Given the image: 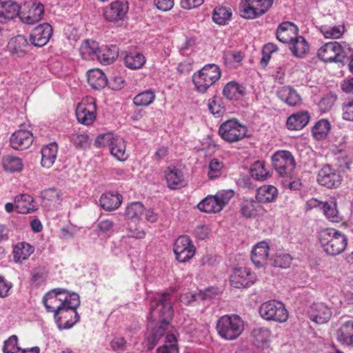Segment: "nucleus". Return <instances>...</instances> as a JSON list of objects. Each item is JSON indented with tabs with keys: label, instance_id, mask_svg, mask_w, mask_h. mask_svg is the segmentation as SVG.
<instances>
[{
	"label": "nucleus",
	"instance_id": "10",
	"mask_svg": "<svg viewBox=\"0 0 353 353\" xmlns=\"http://www.w3.org/2000/svg\"><path fill=\"white\" fill-rule=\"evenodd\" d=\"M274 0H242L240 12L245 19H253L264 14L272 6Z\"/></svg>",
	"mask_w": 353,
	"mask_h": 353
},
{
	"label": "nucleus",
	"instance_id": "23",
	"mask_svg": "<svg viewBox=\"0 0 353 353\" xmlns=\"http://www.w3.org/2000/svg\"><path fill=\"white\" fill-rule=\"evenodd\" d=\"M10 141V145L14 149L24 150L29 148L32 143V134L29 130H19L12 134Z\"/></svg>",
	"mask_w": 353,
	"mask_h": 353
},
{
	"label": "nucleus",
	"instance_id": "64",
	"mask_svg": "<svg viewBox=\"0 0 353 353\" xmlns=\"http://www.w3.org/2000/svg\"><path fill=\"white\" fill-rule=\"evenodd\" d=\"M126 341L123 337H114L111 341V347L112 349L118 352L124 351Z\"/></svg>",
	"mask_w": 353,
	"mask_h": 353
},
{
	"label": "nucleus",
	"instance_id": "2",
	"mask_svg": "<svg viewBox=\"0 0 353 353\" xmlns=\"http://www.w3.org/2000/svg\"><path fill=\"white\" fill-rule=\"evenodd\" d=\"M43 303L48 312H53L54 315L61 314L63 307L70 304V307H78L80 305L79 296L77 293L68 292L63 288H56L50 290L43 298Z\"/></svg>",
	"mask_w": 353,
	"mask_h": 353
},
{
	"label": "nucleus",
	"instance_id": "6",
	"mask_svg": "<svg viewBox=\"0 0 353 353\" xmlns=\"http://www.w3.org/2000/svg\"><path fill=\"white\" fill-rule=\"evenodd\" d=\"M126 141L120 136L108 132L98 135L95 145L98 148L108 146L110 152L117 160L125 161L130 157L126 149Z\"/></svg>",
	"mask_w": 353,
	"mask_h": 353
},
{
	"label": "nucleus",
	"instance_id": "32",
	"mask_svg": "<svg viewBox=\"0 0 353 353\" xmlns=\"http://www.w3.org/2000/svg\"><path fill=\"white\" fill-rule=\"evenodd\" d=\"M88 84L95 90H100L108 85V79L103 72L99 69H91L87 72Z\"/></svg>",
	"mask_w": 353,
	"mask_h": 353
},
{
	"label": "nucleus",
	"instance_id": "18",
	"mask_svg": "<svg viewBox=\"0 0 353 353\" xmlns=\"http://www.w3.org/2000/svg\"><path fill=\"white\" fill-rule=\"evenodd\" d=\"M52 34L51 26L47 23L40 24L31 32L30 41L37 47H42L47 44Z\"/></svg>",
	"mask_w": 353,
	"mask_h": 353
},
{
	"label": "nucleus",
	"instance_id": "8",
	"mask_svg": "<svg viewBox=\"0 0 353 353\" xmlns=\"http://www.w3.org/2000/svg\"><path fill=\"white\" fill-rule=\"evenodd\" d=\"M219 134L222 139L230 143L240 141L250 136L248 127L236 119H231L221 123Z\"/></svg>",
	"mask_w": 353,
	"mask_h": 353
},
{
	"label": "nucleus",
	"instance_id": "35",
	"mask_svg": "<svg viewBox=\"0 0 353 353\" xmlns=\"http://www.w3.org/2000/svg\"><path fill=\"white\" fill-rule=\"evenodd\" d=\"M99 48L97 42L86 39L82 43L79 52L83 59L96 60Z\"/></svg>",
	"mask_w": 353,
	"mask_h": 353
},
{
	"label": "nucleus",
	"instance_id": "58",
	"mask_svg": "<svg viewBox=\"0 0 353 353\" xmlns=\"http://www.w3.org/2000/svg\"><path fill=\"white\" fill-rule=\"evenodd\" d=\"M126 231L130 238L142 239L145 236V232L137 225V222L128 221Z\"/></svg>",
	"mask_w": 353,
	"mask_h": 353
},
{
	"label": "nucleus",
	"instance_id": "25",
	"mask_svg": "<svg viewBox=\"0 0 353 353\" xmlns=\"http://www.w3.org/2000/svg\"><path fill=\"white\" fill-rule=\"evenodd\" d=\"M336 338L342 345L353 346V321L343 322L336 330Z\"/></svg>",
	"mask_w": 353,
	"mask_h": 353
},
{
	"label": "nucleus",
	"instance_id": "61",
	"mask_svg": "<svg viewBox=\"0 0 353 353\" xmlns=\"http://www.w3.org/2000/svg\"><path fill=\"white\" fill-rule=\"evenodd\" d=\"M278 48L276 45L269 43L266 45H265L263 48L262 50V58H261V63L266 65L269 60L270 59L271 54L276 51H277Z\"/></svg>",
	"mask_w": 353,
	"mask_h": 353
},
{
	"label": "nucleus",
	"instance_id": "28",
	"mask_svg": "<svg viewBox=\"0 0 353 353\" xmlns=\"http://www.w3.org/2000/svg\"><path fill=\"white\" fill-rule=\"evenodd\" d=\"M20 6L12 1H6L2 3L0 9V23H6L17 16L20 17Z\"/></svg>",
	"mask_w": 353,
	"mask_h": 353
},
{
	"label": "nucleus",
	"instance_id": "26",
	"mask_svg": "<svg viewBox=\"0 0 353 353\" xmlns=\"http://www.w3.org/2000/svg\"><path fill=\"white\" fill-rule=\"evenodd\" d=\"M28 46V40L24 36L17 35L9 41L7 47L12 55L21 57L26 54Z\"/></svg>",
	"mask_w": 353,
	"mask_h": 353
},
{
	"label": "nucleus",
	"instance_id": "19",
	"mask_svg": "<svg viewBox=\"0 0 353 353\" xmlns=\"http://www.w3.org/2000/svg\"><path fill=\"white\" fill-rule=\"evenodd\" d=\"M307 315L311 321L318 324H323L330 320L332 312L324 303L317 302L310 307Z\"/></svg>",
	"mask_w": 353,
	"mask_h": 353
},
{
	"label": "nucleus",
	"instance_id": "63",
	"mask_svg": "<svg viewBox=\"0 0 353 353\" xmlns=\"http://www.w3.org/2000/svg\"><path fill=\"white\" fill-rule=\"evenodd\" d=\"M79 228L72 225L61 228L60 236L63 239L73 238L78 232Z\"/></svg>",
	"mask_w": 353,
	"mask_h": 353
},
{
	"label": "nucleus",
	"instance_id": "16",
	"mask_svg": "<svg viewBox=\"0 0 353 353\" xmlns=\"http://www.w3.org/2000/svg\"><path fill=\"white\" fill-rule=\"evenodd\" d=\"M163 179L170 190H179L185 185L183 172L174 165L168 166L163 170Z\"/></svg>",
	"mask_w": 353,
	"mask_h": 353
},
{
	"label": "nucleus",
	"instance_id": "46",
	"mask_svg": "<svg viewBox=\"0 0 353 353\" xmlns=\"http://www.w3.org/2000/svg\"><path fill=\"white\" fill-rule=\"evenodd\" d=\"M124 61L127 68L137 70L142 68L145 63V58L141 53L132 52L125 56Z\"/></svg>",
	"mask_w": 353,
	"mask_h": 353
},
{
	"label": "nucleus",
	"instance_id": "33",
	"mask_svg": "<svg viewBox=\"0 0 353 353\" xmlns=\"http://www.w3.org/2000/svg\"><path fill=\"white\" fill-rule=\"evenodd\" d=\"M118 48L116 46H103L99 48L96 60L104 65L112 63L118 57Z\"/></svg>",
	"mask_w": 353,
	"mask_h": 353
},
{
	"label": "nucleus",
	"instance_id": "27",
	"mask_svg": "<svg viewBox=\"0 0 353 353\" xmlns=\"http://www.w3.org/2000/svg\"><path fill=\"white\" fill-rule=\"evenodd\" d=\"M123 196L117 192H108L103 194L99 202L101 206L108 211L114 210L121 205Z\"/></svg>",
	"mask_w": 353,
	"mask_h": 353
},
{
	"label": "nucleus",
	"instance_id": "44",
	"mask_svg": "<svg viewBox=\"0 0 353 353\" xmlns=\"http://www.w3.org/2000/svg\"><path fill=\"white\" fill-rule=\"evenodd\" d=\"M145 208L140 202H132L129 204L125 210V217L128 221L137 222L143 214Z\"/></svg>",
	"mask_w": 353,
	"mask_h": 353
},
{
	"label": "nucleus",
	"instance_id": "20",
	"mask_svg": "<svg viewBox=\"0 0 353 353\" xmlns=\"http://www.w3.org/2000/svg\"><path fill=\"white\" fill-rule=\"evenodd\" d=\"M69 303L63 309V313L54 315L58 322L59 327L63 329L71 328L79 320V316L77 312V307H69Z\"/></svg>",
	"mask_w": 353,
	"mask_h": 353
},
{
	"label": "nucleus",
	"instance_id": "37",
	"mask_svg": "<svg viewBox=\"0 0 353 353\" xmlns=\"http://www.w3.org/2000/svg\"><path fill=\"white\" fill-rule=\"evenodd\" d=\"M278 195L277 189L272 185H264L257 190L256 198L259 203L273 202Z\"/></svg>",
	"mask_w": 353,
	"mask_h": 353
},
{
	"label": "nucleus",
	"instance_id": "54",
	"mask_svg": "<svg viewBox=\"0 0 353 353\" xmlns=\"http://www.w3.org/2000/svg\"><path fill=\"white\" fill-rule=\"evenodd\" d=\"M210 291V290H208L205 292H199L197 294L185 293L180 296L179 300L185 305L192 304L194 301L210 299V296L208 295Z\"/></svg>",
	"mask_w": 353,
	"mask_h": 353
},
{
	"label": "nucleus",
	"instance_id": "29",
	"mask_svg": "<svg viewBox=\"0 0 353 353\" xmlns=\"http://www.w3.org/2000/svg\"><path fill=\"white\" fill-rule=\"evenodd\" d=\"M278 97L290 106L299 105L301 98L297 92L290 86H283L277 91Z\"/></svg>",
	"mask_w": 353,
	"mask_h": 353
},
{
	"label": "nucleus",
	"instance_id": "1",
	"mask_svg": "<svg viewBox=\"0 0 353 353\" xmlns=\"http://www.w3.org/2000/svg\"><path fill=\"white\" fill-rule=\"evenodd\" d=\"M173 295L168 292H150L147 295L150 314L144 343L148 350H152L166 333L165 343L157 349V353H179L176 336L170 333V323L173 316Z\"/></svg>",
	"mask_w": 353,
	"mask_h": 353
},
{
	"label": "nucleus",
	"instance_id": "36",
	"mask_svg": "<svg viewBox=\"0 0 353 353\" xmlns=\"http://www.w3.org/2000/svg\"><path fill=\"white\" fill-rule=\"evenodd\" d=\"M292 53L298 58H303L310 50V46L306 40L301 36H296L289 43Z\"/></svg>",
	"mask_w": 353,
	"mask_h": 353
},
{
	"label": "nucleus",
	"instance_id": "31",
	"mask_svg": "<svg viewBox=\"0 0 353 353\" xmlns=\"http://www.w3.org/2000/svg\"><path fill=\"white\" fill-rule=\"evenodd\" d=\"M310 115L307 112H299L290 115L286 121V127L290 130H299L309 122Z\"/></svg>",
	"mask_w": 353,
	"mask_h": 353
},
{
	"label": "nucleus",
	"instance_id": "9",
	"mask_svg": "<svg viewBox=\"0 0 353 353\" xmlns=\"http://www.w3.org/2000/svg\"><path fill=\"white\" fill-rule=\"evenodd\" d=\"M261 316L268 321L284 323L288 319V312L281 301L272 300L262 303L259 307Z\"/></svg>",
	"mask_w": 353,
	"mask_h": 353
},
{
	"label": "nucleus",
	"instance_id": "4",
	"mask_svg": "<svg viewBox=\"0 0 353 353\" xmlns=\"http://www.w3.org/2000/svg\"><path fill=\"white\" fill-rule=\"evenodd\" d=\"M352 51L350 45L345 41H330L318 49L317 56L324 63L343 65Z\"/></svg>",
	"mask_w": 353,
	"mask_h": 353
},
{
	"label": "nucleus",
	"instance_id": "53",
	"mask_svg": "<svg viewBox=\"0 0 353 353\" xmlns=\"http://www.w3.org/2000/svg\"><path fill=\"white\" fill-rule=\"evenodd\" d=\"M250 174L256 180L263 181L267 179L269 172L263 161H257L252 165Z\"/></svg>",
	"mask_w": 353,
	"mask_h": 353
},
{
	"label": "nucleus",
	"instance_id": "21",
	"mask_svg": "<svg viewBox=\"0 0 353 353\" xmlns=\"http://www.w3.org/2000/svg\"><path fill=\"white\" fill-rule=\"evenodd\" d=\"M128 6L121 1L112 2L104 9L103 15L109 21H117L122 20L127 14Z\"/></svg>",
	"mask_w": 353,
	"mask_h": 353
},
{
	"label": "nucleus",
	"instance_id": "42",
	"mask_svg": "<svg viewBox=\"0 0 353 353\" xmlns=\"http://www.w3.org/2000/svg\"><path fill=\"white\" fill-rule=\"evenodd\" d=\"M345 30L343 25H322L319 28L321 33L327 39H338L341 38L345 32Z\"/></svg>",
	"mask_w": 353,
	"mask_h": 353
},
{
	"label": "nucleus",
	"instance_id": "56",
	"mask_svg": "<svg viewBox=\"0 0 353 353\" xmlns=\"http://www.w3.org/2000/svg\"><path fill=\"white\" fill-rule=\"evenodd\" d=\"M257 209H261V206L253 200H244L241 203V213L246 217L255 216Z\"/></svg>",
	"mask_w": 353,
	"mask_h": 353
},
{
	"label": "nucleus",
	"instance_id": "41",
	"mask_svg": "<svg viewBox=\"0 0 353 353\" xmlns=\"http://www.w3.org/2000/svg\"><path fill=\"white\" fill-rule=\"evenodd\" d=\"M244 92L245 88L243 85L236 81H230L225 85L223 94L228 99L236 100L244 94Z\"/></svg>",
	"mask_w": 353,
	"mask_h": 353
},
{
	"label": "nucleus",
	"instance_id": "22",
	"mask_svg": "<svg viewBox=\"0 0 353 353\" xmlns=\"http://www.w3.org/2000/svg\"><path fill=\"white\" fill-rule=\"evenodd\" d=\"M269 252L270 245L265 241H260L253 246L251 259L256 267L261 268L267 263Z\"/></svg>",
	"mask_w": 353,
	"mask_h": 353
},
{
	"label": "nucleus",
	"instance_id": "45",
	"mask_svg": "<svg viewBox=\"0 0 353 353\" xmlns=\"http://www.w3.org/2000/svg\"><path fill=\"white\" fill-rule=\"evenodd\" d=\"M292 261L291 255L283 251H277L270 259V264L274 267L280 268H288L290 266Z\"/></svg>",
	"mask_w": 353,
	"mask_h": 353
},
{
	"label": "nucleus",
	"instance_id": "60",
	"mask_svg": "<svg viewBox=\"0 0 353 353\" xmlns=\"http://www.w3.org/2000/svg\"><path fill=\"white\" fill-rule=\"evenodd\" d=\"M21 347L18 346V338L16 335H12L4 341L3 347V353H17Z\"/></svg>",
	"mask_w": 353,
	"mask_h": 353
},
{
	"label": "nucleus",
	"instance_id": "50",
	"mask_svg": "<svg viewBox=\"0 0 353 353\" xmlns=\"http://www.w3.org/2000/svg\"><path fill=\"white\" fill-rule=\"evenodd\" d=\"M270 332L264 327H257L253 330L252 336L254 344L259 347H263L269 341Z\"/></svg>",
	"mask_w": 353,
	"mask_h": 353
},
{
	"label": "nucleus",
	"instance_id": "48",
	"mask_svg": "<svg viewBox=\"0 0 353 353\" xmlns=\"http://www.w3.org/2000/svg\"><path fill=\"white\" fill-rule=\"evenodd\" d=\"M232 17V11L230 8L225 7H216L214 8L212 19L213 21L219 25L227 24Z\"/></svg>",
	"mask_w": 353,
	"mask_h": 353
},
{
	"label": "nucleus",
	"instance_id": "15",
	"mask_svg": "<svg viewBox=\"0 0 353 353\" xmlns=\"http://www.w3.org/2000/svg\"><path fill=\"white\" fill-rule=\"evenodd\" d=\"M257 279L255 273L248 268H235L230 276L232 286L236 288H248L253 285Z\"/></svg>",
	"mask_w": 353,
	"mask_h": 353
},
{
	"label": "nucleus",
	"instance_id": "55",
	"mask_svg": "<svg viewBox=\"0 0 353 353\" xmlns=\"http://www.w3.org/2000/svg\"><path fill=\"white\" fill-rule=\"evenodd\" d=\"M114 222L109 219H105L100 221L97 225V234L99 236L108 238L114 232Z\"/></svg>",
	"mask_w": 353,
	"mask_h": 353
},
{
	"label": "nucleus",
	"instance_id": "52",
	"mask_svg": "<svg viewBox=\"0 0 353 353\" xmlns=\"http://www.w3.org/2000/svg\"><path fill=\"white\" fill-rule=\"evenodd\" d=\"M225 65L228 68H236L243 59V55L241 52L228 51L223 57Z\"/></svg>",
	"mask_w": 353,
	"mask_h": 353
},
{
	"label": "nucleus",
	"instance_id": "34",
	"mask_svg": "<svg viewBox=\"0 0 353 353\" xmlns=\"http://www.w3.org/2000/svg\"><path fill=\"white\" fill-rule=\"evenodd\" d=\"M16 210L21 214H27L33 211L35 206L32 197L28 194H22L14 198Z\"/></svg>",
	"mask_w": 353,
	"mask_h": 353
},
{
	"label": "nucleus",
	"instance_id": "17",
	"mask_svg": "<svg viewBox=\"0 0 353 353\" xmlns=\"http://www.w3.org/2000/svg\"><path fill=\"white\" fill-rule=\"evenodd\" d=\"M342 181L341 176L328 165H324L319 172L317 181L319 184L327 188L339 186Z\"/></svg>",
	"mask_w": 353,
	"mask_h": 353
},
{
	"label": "nucleus",
	"instance_id": "7",
	"mask_svg": "<svg viewBox=\"0 0 353 353\" xmlns=\"http://www.w3.org/2000/svg\"><path fill=\"white\" fill-rule=\"evenodd\" d=\"M221 72L216 64H207L194 73L192 81L195 89L199 93L204 94L221 77Z\"/></svg>",
	"mask_w": 353,
	"mask_h": 353
},
{
	"label": "nucleus",
	"instance_id": "49",
	"mask_svg": "<svg viewBox=\"0 0 353 353\" xmlns=\"http://www.w3.org/2000/svg\"><path fill=\"white\" fill-rule=\"evenodd\" d=\"M330 123L327 119H321L314 125L312 134L317 140L324 139L330 131Z\"/></svg>",
	"mask_w": 353,
	"mask_h": 353
},
{
	"label": "nucleus",
	"instance_id": "47",
	"mask_svg": "<svg viewBox=\"0 0 353 353\" xmlns=\"http://www.w3.org/2000/svg\"><path fill=\"white\" fill-rule=\"evenodd\" d=\"M2 162L4 170L10 173L21 172L23 167L20 158L11 155L5 157Z\"/></svg>",
	"mask_w": 353,
	"mask_h": 353
},
{
	"label": "nucleus",
	"instance_id": "3",
	"mask_svg": "<svg viewBox=\"0 0 353 353\" xmlns=\"http://www.w3.org/2000/svg\"><path fill=\"white\" fill-rule=\"evenodd\" d=\"M321 247L328 255L336 256L342 253L347 245L345 235L334 228H324L318 233Z\"/></svg>",
	"mask_w": 353,
	"mask_h": 353
},
{
	"label": "nucleus",
	"instance_id": "30",
	"mask_svg": "<svg viewBox=\"0 0 353 353\" xmlns=\"http://www.w3.org/2000/svg\"><path fill=\"white\" fill-rule=\"evenodd\" d=\"M57 152L58 145L56 143L43 146L41 150V165L46 168H51L57 159Z\"/></svg>",
	"mask_w": 353,
	"mask_h": 353
},
{
	"label": "nucleus",
	"instance_id": "43",
	"mask_svg": "<svg viewBox=\"0 0 353 353\" xmlns=\"http://www.w3.org/2000/svg\"><path fill=\"white\" fill-rule=\"evenodd\" d=\"M198 208L208 213H217L222 210L214 195H209L200 201L197 205Z\"/></svg>",
	"mask_w": 353,
	"mask_h": 353
},
{
	"label": "nucleus",
	"instance_id": "13",
	"mask_svg": "<svg viewBox=\"0 0 353 353\" xmlns=\"http://www.w3.org/2000/svg\"><path fill=\"white\" fill-rule=\"evenodd\" d=\"M272 159L274 168L281 176L290 175L295 168L294 157L289 151H277Z\"/></svg>",
	"mask_w": 353,
	"mask_h": 353
},
{
	"label": "nucleus",
	"instance_id": "12",
	"mask_svg": "<svg viewBox=\"0 0 353 353\" xmlns=\"http://www.w3.org/2000/svg\"><path fill=\"white\" fill-rule=\"evenodd\" d=\"M97 107L95 99L87 97L81 101L76 108L77 121L85 125H91L96 119Z\"/></svg>",
	"mask_w": 353,
	"mask_h": 353
},
{
	"label": "nucleus",
	"instance_id": "39",
	"mask_svg": "<svg viewBox=\"0 0 353 353\" xmlns=\"http://www.w3.org/2000/svg\"><path fill=\"white\" fill-rule=\"evenodd\" d=\"M34 250V248L29 243L26 242L19 243L13 250L14 261L19 263L26 260L33 253Z\"/></svg>",
	"mask_w": 353,
	"mask_h": 353
},
{
	"label": "nucleus",
	"instance_id": "11",
	"mask_svg": "<svg viewBox=\"0 0 353 353\" xmlns=\"http://www.w3.org/2000/svg\"><path fill=\"white\" fill-rule=\"evenodd\" d=\"M196 247L187 235L179 236L173 245L175 259L181 263L190 261L196 254Z\"/></svg>",
	"mask_w": 353,
	"mask_h": 353
},
{
	"label": "nucleus",
	"instance_id": "14",
	"mask_svg": "<svg viewBox=\"0 0 353 353\" xmlns=\"http://www.w3.org/2000/svg\"><path fill=\"white\" fill-rule=\"evenodd\" d=\"M44 14V6L37 1H30L24 3L20 12L21 21L26 24H34L39 21Z\"/></svg>",
	"mask_w": 353,
	"mask_h": 353
},
{
	"label": "nucleus",
	"instance_id": "59",
	"mask_svg": "<svg viewBox=\"0 0 353 353\" xmlns=\"http://www.w3.org/2000/svg\"><path fill=\"white\" fill-rule=\"evenodd\" d=\"M214 196L220 204L221 210H223L234 196V192L232 190H222L218 191Z\"/></svg>",
	"mask_w": 353,
	"mask_h": 353
},
{
	"label": "nucleus",
	"instance_id": "51",
	"mask_svg": "<svg viewBox=\"0 0 353 353\" xmlns=\"http://www.w3.org/2000/svg\"><path fill=\"white\" fill-rule=\"evenodd\" d=\"M155 97L154 92L148 90L137 94L133 99V103L136 106H148L154 102Z\"/></svg>",
	"mask_w": 353,
	"mask_h": 353
},
{
	"label": "nucleus",
	"instance_id": "57",
	"mask_svg": "<svg viewBox=\"0 0 353 353\" xmlns=\"http://www.w3.org/2000/svg\"><path fill=\"white\" fill-rule=\"evenodd\" d=\"M208 107L210 112L216 117H220L224 112L222 100L220 97H213L208 100Z\"/></svg>",
	"mask_w": 353,
	"mask_h": 353
},
{
	"label": "nucleus",
	"instance_id": "5",
	"mask_svg": "<svg viewBox=\"0 0 353 353\" xmlns=\"http://www.w3.org/2000/svg\"><path fill=\"white\" fill-rule=\"evenodd\" d=\"M244 321L236 314H226L221 316L216 324L218 334L223 339L234 341L244 330Z\"/></svg>",
	"mask_w": 353,
	"mask_h": 353
},
{
	"label": "nucleus",
	"instance_id": "40",
	"mask_svg": "<svg viewBox=\"0 0 353 353\" xmlns=\"http://www.w3.org/2000/svg\"><path fill=\"white\" fill-rule=\"evenodd\" d=\"M224 170L223 161L217 158H213L208 163L207 176L210 180H214L222 176Z\"/></svg>",
	"mask_w": 353,
	"mask_h": 353
},
{
	"label": "nucleus",
	"instance_id": "38",
	"mask_svg": "<svg viewBox=\"0 0 353 353\" xmlns=\"http://www.w3.org/2000/svg\"><path fill=\"white\" fill-rule=\"evenodd\" d=\"M321 210L326 218L330 221L339 223L342 220L337 209V202L335 199H332L329 202L325 201Z\"/></svg>",
	"mask_w": 353,
	"mask_h": 353
},
{
	"label": "nucleus",
	"instance_id": "62",
	"mask_svg": "<svg viewBox=\"0 0 353 353\" xmlns=\"http://www.w3.org/2000/svg\"><path fill=\"white\" fill-rule=\"evenodd\" d=\"M342 111V116L344 120L353 121V99L343 103Z\"/></svg>",
	"mask_w": 353,
	"mask_h": 353
},
{
	"label": "nucleus",
	"instance_id": "24",
	"mask_svg": "<svg viewBox=\"0 0 353 353\" xmlns=\"http://www.w3.org/2000/svg\"><path fill=\"white\" fill-rule=\"evenodd\" d=\"M297 34L296 26L289 21L281 23L276 30V38L283 43H290L296 37Z\"/></svg>",
	"mask_w": 353,
	"mask_h": 353
}]
</instances>
